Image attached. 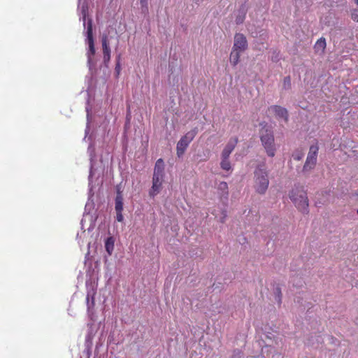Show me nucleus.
<instances>
[{"label":"nucleus","instance_id":"33","mask_svg":"<svg viewBox=\"0 0 358 358\" xmlns=\"http://www.w3.org/2000/svg\"><path fill=\"white\" fill-rule=\"evenodd\" d=\"M357 214L358 215V210H357Z\"/></svg>","mask_w":358,"mask_h":358},{"label":"nucleus","instance_id":"7","mask_svg":"<svg viewBox=\"0 0 358 358\" xmlns=\"http://www.w3.org/2000/svg\"><path fill=\"white\" fill-rule=\"evenodd\" d=\"M248 48V41L246 37L243 34H236L234 36V42L232 49L244 52Z\"/></svg>","mask_w":358,"mask_h":358},{"label":"nucleus","instance_id":"20","mask_svg":"<svg viewBox=\"0 0 358 358\" xmlns=\"http://www.w3.org/2000/svg\"><path fill=\"white\" fill-rule=\"evenodd\" d=\"M351 18L355 22H358V10L357 9H355L352 11Z\"/></svg>","mask_w":358,"mask_h":358},{"label":"nucleus","instance_id":"5","mask_svg":"<svg viewBox=\"0 0 358 358\" xmlns=\"http://www.w3.org/2000/svg\"><path fill=\"white\" fill-rule=\"evenodd\" d=\"M87 41L88 45H89V50L87 52V58H88V62L90 63L92 61V57L95 54L92 20H89L87 22Z\"/></svg>","mask_w":358,"mask_h":358},{"label":"nucleus","instance_id":"30","mask_svg":"<svg viewBox=\"0 0 358 358\" xmlns=\"http://www.w3.org/2000/svg\"><path fill=\"white\" fill-rule=\"evenodd\" d=\"M92 303V306H94V297H92V303Z\"/></svg>","mask_w":358,"mask_h":358},{"label":"nucleus","instance_id":"15","mask_svg":"<svg viewBox=\"0 0 358 358\" xmlns=\"http://www.w3.org/2000/svg\"><path fill=\"white\" fill-rule=\"evenodd\" d=\"M217 189L222 196L227 197L229 194L228 185L226 182H220L218 185Z\"/></svg>","mask_w":358,"mask_h":358},{"label":"nucleus","instance_id":"22","mask_svg":"<svg viewBox=\"0 0 358 358\" xmlns=\"http://www.w3.org/2000/svg\"><path fill=\"white\" fill-rule=\"evenodd\" d=\"M115 210L116 211H122L123 210V202L115 203Z\"/></svg>","mask_w":358,"mask_h":358},{"label":"nucleus","instance_id":"28","mask_svg":"<svg viewBox=\"0 0 358 358\" xmlns=\"http://www.w3.org/2000/svg\"><path fill=\"white\" fill-rule=\"evenodd\" d=\"M140 2L142 6H147V0H141Z\"/></svg>","mask_w":358,"mask_h":358},{"label":"nucleus","instance_id":"2","mask_svg":"<svg viewBox=\"0 0 358 358\" xmlns=\"http://www.w3.org/2000/svg\"><path fill=\"white\" fill-rule=\"evenodd\" d=\"M254 188L255 191L260 194L266 193L269 180L268 172L264 166H258L254 172Z\"/></svg>","mask_w":358,"mask_h":358},{"label":"nucleus","instance_id":"1","mask_svg":"<svg viewBox=\"0 0 358 358\" xmlns=\"http://www.w3.org/2000/svg\"><path fill=\"white\" fill-rule=\"evenodd\" d=\"M295 206L303 213H308V199L303 186L295 185L289 194Z\"/></svg>","mask_w":358,"mask_h":358},{"label":"nucleus","instance_id":"21","mask_svg":"<svg viewBox=\"0 0 358 358\" xmlns=\"http://www.w3.org/2000/svg\"><path fill=\"white\" fill-rule=\"evenodd\" d=\"M231 358H242V352L240 350H234Z\"/></svg>","mask_w":358,"mask_h":358},{"label":"nucleus","instance_id":"3","mask_svg":"<svg viewBox=\"0 0 358 358\" xmlns=\"http://www.w3.org/2000/svg\"><path fill=\"white\" fill-rule=\"evenodd\" d=\"M260 140L268 156L273 157L275 155V145L273 131L263 127L260 131Z\"/></svg>","mask_w":358,"mask_h":358},{"label":"nucleus","instance_id":"16","mask_svg":"<svg viewBox=\"0 0 358 358\" xmlns=\"http://www.w3.org/2000/svg\"><path fill=\"white\" fill-rule=\"evenodd\" d=\"M105 248L107 252L109 255H111L114 248V241L112 237H109L106 239L105 242Z\"/></svg>","mask_w":358,"mask_h":358},{"label":"nucleus","instance_id":"18","mask_svg":"<svg viewBox=\"0 0 358 358\" xmlns=\"http://www.w3.org/2000/svg\"><path fill=\"white\" fill-rule=\"evenodd\" d=\"M246 12L244 9L236 16V23L237 24H242L245 18Z\"/></svg>","mask_w":358,"mask_h":358},{"label":"nucleus","instance_id":"13","mask_svg":"<svg viewBox=\"0 0 358 358\" xmlns=\"http://www.w3.org/2000/svg\"><path fill=\"white\" fill-rule=\"evenodd\" d=\"M241 52L232 49L230 54V62L233 66H236L240 60Z\"/></svg>","mask_w":358,"mask_h":358},{"label":"nucleus","instance_id":"4","mask_svg":"<svg viewBox=\"0 0 358 358\" xmlns=\"http://www.w3.org/2000/svg\"><path fill=\"white\" fill-rule=\"evenodd\" d=\"M197 133L198 128L194 127L181 137L176 146V152L178 157H180L184 155L188 145L194 140Z\"/></svg>","mask_w":358,"mask_h":358},{"label":"nucleus","instance_id":"34","mask_svg":"<svg viewBox=\"0 0 358 358\" xmlns=\"http://www.w3.org/2000/svg\"><path fill=\"white\" fill-rule=\"evenodd\" d=\"M80 358H82V357H80Z\"/></svg>","mask_w":358,"mask_h":358},{"label":"nucleus","instance_id":"9","mask_svg":"<svg viewBox=\"0 0 358 358\" xmlns=\"http://www.w3.org/2000/svg\"><path fill=\"white\" fill-rule=\"evenodd\" d=\"M268 110L272 111L276 117L282 118L285 122L288 121V112L286 108L280 106L273 105L268 108Z\"/></svg>","mask_w":358,"mask_h":358},{"label":"nucleus","instance_id":"6","mask_svg":"<svg viewBox=\"0 0 358 358\" xmlns=\"http://www.w3.org/2000/svg\"><path fill=\"white\" fill-rule=\"evenodd\" d=\"M318 149L317 145H311L310 147L309 152L303 168L304 171H309L315 167L317 162Z\"/></svg>","mask_w":358,"mask_h":358},{"label":"nucleus","instance_id":"19","mask_svg":"<svg viewBox=\"0 0 358 358\" xmlns=\"http://www.w3.org/2000/svg\"><path fill=\"white\" fill-rule=\"evenodd\" d=\"M283 85H284V87L285 88H290L291 87V78L289 76H287L284 78V82H283Z\"/></svg>","mask_w":358,"mask_h":358},{"label":"nucleus","instance_id":"8","mask_svg":"<svg viewBox=\"0 0 358 358\" xmlns=\"http://www.w3.org/2000/svg\"><path fill=\"white\" fill-rule=\"evenodd\" d=\"M164 175L153 173L152 186L150 191V196H155L161 190Z\"/></svg>","mask_w":358,"mask_h":358},{"label":"nucleus","instance_id":"29","mask_svg":"<svg viewBox=\"0 0 358 358\" xmlns=\"http://www.w3.org/2000/svg\"><path fill=\"white\" fill-rule=\"evenodd\" d=\"M87 299V303L88 308H90V305H89V304H90V298H89V295H87V299Z\"/></svg>","mask_w":358,"mask_h":358},{"label":"nucleus","instance_id":"27","mask_svg":"<svg viewBox=\"0 0 358 358\" xmlns=\"http://www.w3.org/2000/svg\"><path fill=\"white\" fill-rule=\"evenodd\" d=\"M120 63L118 62L117 64H116V66H115V71L119 73H120Z\"/></svg>","mask_w":358,"mask_h":358},{"label":"nucleus","instance_id":"31","mask_svg":"<svg viewBox=\"0 0 358 358\" xmlns=\"http://www.w3.org/2000/svg\"><path fill=\"white\" fill-rule=\"evenodd\" d=\"M83 24H84V25L85 24V16H84V22H83Z\"/></svg>","mask_w":358,"mask_h":358},{"label":"nucleus","instance_id":"10","mask_svg":"<svg viewBox=\"0 0 358 358\" xmlns=\"http://www.w3.org/2000/svg\"><path fill=\"white\" fill-rule=\"evenodd\" d=\"M103 62L107 64L110 60V48L109 46L108 38L106 35L103 36L101 39Z\"/></svg>","mask_w":358,"mask_h":358},{"label":"nucleus","instance_id":"25","mask_svg":"<svg viewBox=\"0 0 358 358\" xmlns=\"http://www.w3.org/2000/svg\"><path fill=\"white\" fill-rule=\"evenodd\" d=\"M293 157L295 160H297V161H299L302 159L303 157V154L301 153V152H298V153H296V154H294L293 155Z\"/></svg>","mask_w":358,"mask_h":358},{"label":"nucleus","instance_id":"17","mask_svg":"<svg viewBox=\"0 0 358 358\" xmlns=\"http://www.w3.org/2000/svg\"><path fill=\"white\" fill-rule=\"evenodd\" d=\"M220 166L222 169L225 171H229L231 169V163L229 160V158L222 157V162L220 163Z\"/></svg>","mask_w":358,"mask_h":358},{"label":"nucleus","instance_id":"14","mask_svg":"<svg viewBox=\"0 0 358 358\" xmlns=\"http://www.w3.org/2000/svg\"><path fill=\"white\" fill-rule=\"evenodd\" d=\"M315 52L320 51L321 52H323L326 48V40L324 38L322 37L319 38L315 45Z\"/></svg>","mask_w":358,"mask_h":358},{"label":"nucleus","instance_id":"26","mask_svg":"<svg viewBox=\"0 0 358 358\" xmlns=\"http://www.w3.org/2000/svg\"><path fill=\"white\" fill-rule=\"evenodd\" d=\"M118 202H123V199L120 194H118L115 198V203Z\"/></svg>","mask_w":358,"mask_h":358},{"label":"nucleus","instance_id":"12","mask_svg":"<svg viewBox=\"0 0 358 358\" xmlns=\"http://www.w3.org/2000/svg\"><path fill=\"white\" fill-rule=\"evenodd\" d=\"M154 173L164 175V163L162 159L157 160L154 169Z\"/></svg>","mask_w":358,"mask_h":358},{"label":"nucleus","instance_id":"32","mask_svg":"<svg viewBox=\"0 0 358 358\" xmlns=\"http://www.w3.org/2000/svg\"><path fill=\"white\" fill-rule=\"evenodd\" d=\"M356 4L358 6V0H355Z\"/></svg>","mask_w":358,"mask_h":358},{"label":"nucleus","instance_id":"24","mask_svg":"<svg viewBox=\"0 0 358 358\" xmlns=\"http://www.w3.org/2000/svg\"><path fill=\"white\" fill-rule=\"evenodd\" d=\"M276 294H277V298H278V301L279 303H281V297H282V294H281V291H280V288H276Z\"/></svg>","mask_w":358,"mask_h":358},{"label":"nucleus","instance_id":"23","mask_svg":"<svg viewBox=\"0 0 358 358\" xmlns=\"http://www.w3.org/2000/svg\"><path fill=\"white\" fill-rule=\"evenodd\" d=\"M122 211H116V220L118 221V222H122L123 221V215H122Z\"/></svg>","mask_w":358,"mask_h":358},{"label":"nucleus","instance_id":"11","mask_svg":"<svg viewBox=\"0 0 358 358\" xmlns=\"http://www.w3.org/2000/svg\"><path fill=\"white\" fill-rule=\"evenodd\" d=\"M238 143L236 137L231 138L222 152V157L229 158Z\"/></svg>","mask_w":358,"mask_h":358}]
</instances>
